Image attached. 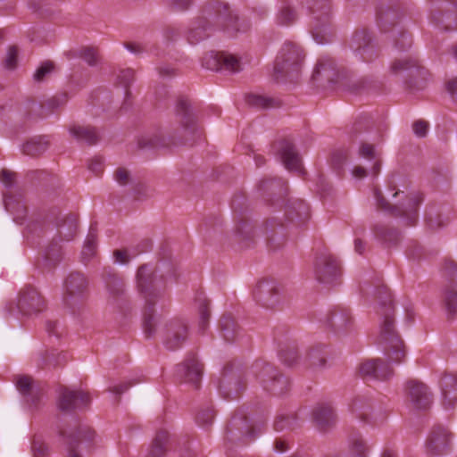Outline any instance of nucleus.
Wrapping results in <instances>:
<instances>
[{
	"label": "nucleus",
	"mask_w": 457,
	"mask_h": 457,
	"mask_svg": "<svg viewBox=\"0 0 457 457\" xmlns=\"http://www.w3.org/2000/svg\"><path fill=\"white\" fill-rule=\"evenodd\" d=\"M213 26L223 29L230 37L245 32L250 28L249 22L245 20L240 21L237 14L227 4L212 0L204 7L203 15L190 28L187 35L189 43L197 44L208 37Z\"/></svg>",
	"instance_id": "obj_1"
},
{
	"label": "nucleus",
	"mask_w": 457,
	"mask_h": 457,
	"mask_svg": "<svg viewBox=\"0 0 457 457\" xmlns=\"http://www.w3.org/2000/svg\"><path fill=\"white\" fill-rule=\"evenodd\" d=\"M379 299V313L383 321L379 333V344L383 345L384 352L393 363H400L406 355L405 345L395 329L394 307L389 289L386 287L378 288Z\"/></svg>",
	"instance_id": "obj_2"
},
{
	"label": "nucleus",
	"mask_w": 457,
	"mask_h": 457,
	"mask_svg": "<svg viewBox=\"0 0 457 457\" xmlns=\"http://www.w3.org/2000/svg\"><path fill=\"white\" fill-rule=\"evenodd\" d=\"M137 288L145 301L144 312V333L151 337L156 331L154 306L163 296L164 281L162 276H157L147 265H141L137 273Z\"/></svg>",
	"instance_id": "obj_3"
},
{
	"label": "nucleus",
	"mask_w": 457,
	"mask_h": 457,
	"mask_svg": "<svg viewBox=\"0 0 457 457\" xmlns=\"http://www.w3.org/2000/svg\"><path fill=\"white\" fill-rule=\"evenodd\" d=\"M177 115L180 119L183 129V136L178 140L162 135H154L146 141L141 140V147H171L179 145H193L201 137V131L196 125L195 116L193 112L189 101L186 98H179L176 106Z\"/></svg>",
	"instance_id": "obj_4"
},
{
	"label": "nucleus",
	"mask_w": 457,
	"mask_h": 457,
	"mask_svg": "<svg viewBox=\"0 0 457 457\" xmlns=\"http://www.w3.org/2000/svg\"><path fill=\"white\" fill-rule=\"evenodd\" d=\"M303 57V51L298 46L291 42L286 43L275 61V79L295 81L301 73Z\"/></svg>",
	"instance_id": "obj_5"
},
{
	"label": "nucleus",
	"mask_w": 457,
	"mask_h": 457,
	"mask_svg": "<svg viewBox=\"0 0 457 457\" xmlns=\"http://www.w3.org/2000/svg\"><path fill=\"white\" fill-rule=\"evenodd\" d=\"M312 15V34L318 44L328 42L330 32V4L328 0H305Z\"/></svg>",
	"instance_id": "obj_6"
},
{
	"label": "nucleus",
	"mask_w": 457,
	"mask_h": 457,
	"mask_svg": "<svg viewBox=\"0 0 457 457\" xmlns=\"http://www.w3.org/2000/svg\"><path fill=\"white\" fill-rule=\"evenodd\" d=\"M374 195L377 200L378 207L380 210L388 212L395 217H406L408 225H414L418 219L417 210L422 201L419 194L406 195L403 202L399 204H390L382 195L378 189L374 190Z\"/></svg>",
	"instance_id": "obj_7"
},
{
	"label": "nucleus",
	"mask_w": 457,
	"mask_h": 457,
	"mask_svg": "<svg viewBox=\"0 0 457 457\" xmlns=\"http://www.w3.org/2000/svg\"><path fill=\"white\" fill-rule=\"evenodd\" d=\"M390 72L394 75L407 73L405 84L410 89H422L428 78V71L411 57L395 59L390 65Z\"/></svg>",
	"instance_id": "obj_8"
},
{
	"label": "nucleus",
	"mask_w": 457,
	"mask_h": 457,
	"mask_svg": "<svg viewBox=\"0 0 457 457\" xmlns=\"http://www.w3.org/2000/svg\"><path fill=\"white\" fill-rule=\"evenodd\" d=\"M59 434L62 436L66 445L68 457H81L78 448L81 444L90 445L96 436L94 430L87 427H81L75 421L73 427L62 426Z\"/></svg>",
	"instance_id": "obj_9"
},
{
	"label": "nucleus",
	"mask_w": 457,
	"mask_h": 457,
	"mask_svg": "<svg viewBox=\"0 0 457 457\" xmlns=\"http://www.w3.org/2000/svg\"><path fill=\"white\" fill-rule=\"evenodd\" d=\"M64 287L65 303L71 308L82 305L88 297V281L80 272H71L65 280Z\"/></svg>",
	"instance_id": "obj_10"
},
{
	"label": "nucleus",
	"mask_w": 457,
	"mask_h": 457,
	"mask_svg": "<svg viewBox=\"0 0 457 457\" xmlns=\"http://www.w3.org/2000/svg\"><path fill=\"white\" fill-rule=\"evenodd\" d=\"M253 296L260 306L270 310L279 309L283 301L280 287L270 279L259 281L253 291Z\"/></svg>",
	"instance_id": "obj_11"
},
{
	"label": "nucleus",
	"mask_w": 457,
	"mask_h": 457,
	"mask_svg": "<svg viewBox=\"0 0 457 457\" xmlns=\"http://www.w3.org/2000/svg\"><path fill=\"white\" fill-rule=\"evenodd\" d=\"M314 272L319 282L332 284L340 278L341 268L337 260L329 252L323 251L316 255Z\"/></svg>",
	"instance_id": "obj_12"
},
{
	"label": "nucleus",
	"mask_w": 457,
	"mask_h": 457,
	"mask_svg": "<svg viewBox=\"0 0 457 457\" xmlns=\"http://www.w3.org/2000/svg\"><path fill=\"white\" fill-rule=\"evenodd\" d=\"M349 46L353 52L359 54L364 62H370L378 56V48L367 28H358L354 30Z\"/></svg>",
	"instance_id": "obj_13"
},
{
	"label": "nucleus",
	"mask_w": 457,
	"mask_h": 457,
	"mask_svg": "<svg viewBox=\"0 0 457 457\" xmlns=\"http://www.w3.org/2000/svg\"><path fill=\"white\" fill-rule=\"evenodd\" d=\"M254 437V428L249 424L247 417L243 414L234 415L227 426L225 439L232 444H245Z\"/></svg>",
	"instance_id": "obj_14"
},
{
	"label": "nucleus",
	"mask_w": 457,
	"mask_h": 457,
	"mask_svg": "<svg viewBox=\"0 0 457 457\" xmlns=\"http://www.w3.org/2000/svg\"><path fill=\"white\" fill-rule=\"evenodd\" d=\"M202 65L211 71L225 70L231 72L241 71L240 59L227 52H210L202 60Z\"/></svg>",
	"instance_id": "obj_15"
},
{
	"label": "nucleus",
	"mask_w": 457,
	"mask_h": 457,
	"mask_svg": "<svg viewBox=\"0 0 457 457\" xmlns=\"http://www.w3.org/2000/svg\"><path fill=\"white\" fill-rule=\"evenodd\" d=\"M453 434L447 428L436 425L430 430L427 441L426 449L431 455L446 453L452 445Z\"/></svg>",
	"instance_id": "obj_16"
},
{
	"label": "nucleus",
	"mask_w": 457,
	"mask_h": 457,
	"mask_svg": "<svg viewBox=\"0 0 457 457\" xmlns=\"http://www.w3.org/2000/svg\"><path fill=\"white\" fill-rule=\"evenodd\" d=\"M187 337L188 326L184 320L175 318L166 323L163 344L169 350L179 348Z\"/></svg>",
	"instance_id": "obj_17"
},
{
	"label": "nucleus",
	"mask_w": 457,
	"mask_h": 457,
	"mask_svg": "<svg viewBox=\"0 0 457 457\" xmlns=\"http://www.w3.org/2000/svg\"><path fill=\"white\" fill-rule=\"evenodd\" d=\"M177 376L184 382L193 384L198 388L203 374V364L194 353L187 355L184 362L177 366Z\"/></svg>",
	"instance_id": "obj_18"
},
{
	"label": "nucleus",
	"mask_w": 457,
	"mask_h": 457,
	"mask_svg": "<svg viewBox=\"0 0 457 457\" xmlns=\"http://www.w3.org/2000/svg\"><path fill=\"white\" fill-rule=\"evenodd\" d=\"M90 403L87 393L62 388L58 397V408L62 411H72L86 407Z\"/></svg>",
	"instance_id": "obj_19"
},
{
	"label": "nucleus",
	"mask_w": 457,
	"mask_h": 457,
	"mask_svg": "<svg viewBox=\"0 0 457 457\" xmlns=\"http://www.w3.org/2000/svg\"><path fill=\"white\" fill-rule=\"evenodd\" d=\"M324 323L335 333L345 334L352 328L353 320L349 310L337 307L327 314Z\"/></svg>",
	"instance_id": "obj_20"
},
{
	"label": "nucleus",
	"mask_w": 457,
	"mask_h": 457,
	"mask_svg": "<svg viewBox=\"0 0 457 457\" xmlns=\"http://www.w3.org/2000/svg\"><path fill=\"white\" fill-rule=\"evenodd\" d=\"M18 307L22 313L30 315L41 312L45 308V301L35 288L28 287L20 293Z\"/></svg>",
	"instance_id": "obj_21"
},
{
	"label": "nucleus",
	"mask_w": 457,
	"mask_h": 457,
	"mask_svg": "<svg viewBox=\"0 0 457 457\" xmlns=\"http://www.w3.org/2000/svg\"><path fill=\"white\" fill-rule=\"evenodd\" d=\"M363 378L386 380L393 376L394 370L382 359H371L362 362L359 368Z\"/></svg>",
	"instance_id": "obj_22"
},
{
	"label": "nucleus",
	"mask_w": 457,
	"mask_h": 457,
	"mask_svg": "<svg viewBox=\"0 0 457 457\" xmlns=\"http://www.w3.org/2000/svg\"><path fill=\"white\" fill-rule=\"evenodd\" d=\"M445 273L450 280L449 285L445 290L444 301L450 318L457 312V291L453 287L452 283L457 278V265L453 261H447L445 263Z\"/></svg>",
	"instance_id": "obj_23"
},
{
	"label": "nucleus",
	"mask_w": 457,
	"mask_h": 457,
	"mask_svg": "<svg viewBox=\"0 0 457 457\" xmlns=\"http://www.w3.org/2000/svg\"><path fill=\"white\" fill-rule=\"evenodd\" d=\"M284 211L286 219L297 226L303 224L310 218L309 206L301 199L287 200Z\"/></svg>",
	"instance_id": "obj_24"
},
{
	"label": "nucleus",
	"mask_w": 457,
	"mask_h": 457,
	"mask_svg": "<svg viewBox=\"0 0 457 457\" xmlns=\"http://www.w3.org/2000/svg\"><path fill=\"white\" fill-rule=\"evenodd\" d=\"M406 389L409 399L416 408L427 409L430 405V393L425 384L411 380L407 383Z\"/></svg>",
	"instance_id": "obj_25"
},
{
	"label": "nucleus",
	"mask_w": 457,
	"mask_h": 457,
	"mask_svg": "<svg viewBox=\"0 0 457 457\" xmlns=\"http://www.w3.org/2000/svg\"><path fill=\"white\" fill-rule=\"evenodd\" d=\"M103 278L109 295V301L114 303L122 299L125 289L122 278L111 268H105L103 272Z\"/></svg>",
	"instance_id": "obj_26"
},
{
	"label": "nucleus",
	"mask_w": 457,
	"mask_h": 457,
	"mask_svg": "<svg viewBox=\"0 0 457 457\" xmlns=\"http://www.w3.org/2000/svg\"><path fill=\"white\" fill-rule=\"evenodd\" d=\"M338 79V71L334 61L328 57L318 61L312 73V79L321 83H333Z\"/></svg>",
	"instance_id": "obj_27"
},
{
	"label": "nucleus",
	"mask_w": 457,
	"mask_h": 457,
	"mask_svg": "<svg viewBox=\"0 0 457 457\" xmlns=\"http://www.w3.org/2000/svg\"><path fill=\"white\" fill-rule=\"evenodd\" d=\"M279 154L285 167L291 171L302 170V161L295 145L287 139H282L278 142Z\"/></svg>",
	"instance_id": "obj_28"
},
{
	"label": "nucleus",
	"mask_w": 457,
	"mask_h": 457,
	"mask_svg": "<svg viewBox=\"0 0 457 457\" xmlns=\"http://www.w3.org/2000/svg\"><path fill=\"white\" fill-rule=\"evenodd\" d=\"M312 420L320 430L326 431L335 426L337 416L330 405L322 403L313 409Z\"/></svg>",
	"instance_id": "obj_29"
},
{
	"label": "nucleus",
	"mask_w": 457,
	"mask_h": 457,
	"mask_svg": "<svg viewBox=\"0 0 457 457\" xmlns=\"http://www.w3.org/2000/svg\"><path fill=\"white\" fill-rule=\"evenodd\" d=\"M59 237L65 240H72L78 230V217L73 213L60 214L55 221Z\"/></svg>",
	"instance_id": "obj_30"
},
{
	"label": "nucleus",
	"mask_w": 457,
	"mask_h": 457,
	"mask_svg": "<svg viewBox=\"0 0 457 457\" xmlns=\"http://www.w3.org/2000/svg\"><path fill=\"white\" fill-rule=\"evenodd\" d=\"M443 404L446 409L453 408L457 399V375L445 374L440 380Z\"/></svg>",
	"instance_id": "obj_31"
},
{
	"label": "nucleus",
	"mask_w": 457,
	"mask_h": 457,
	"mask_svg": "<svg viewBox=\"0 0 457 457\" xmlns=\"http://www.w3.org/2000/svg\"><path fill=\"white\" fill-rule=\"evenodd\" d=\"M234 234L239 244L249 246L254 239L255 230L251 220L245 216H241L237 219Z\"/></svg>",
	"instance_id": "obj_32"
},
{
	"label": "nucleus",
	"mask_w": 457,
	"mask_h": 457,
	"mask_svg": "<svg viewBox=\"0 0 457 457\" xmlns=\"http://www.w3.org/2000/svg\"><path fill=\"white\" fill-rule=\"evenodd\" d=\"M328 357L327 345L316 344L310 347L306 353L305 362L312 370H320L326 366Z\"/></svg>",
	"instance_id": "obj_33"
},
{
	"label": "nucleus",
	"mask_w": 457,
	"mask_h": 457,
	"mask_svg": "<svg viewBox=\"0 0 457 457\" xmlns=\"http://www.w3.org/2000/svg\"><path fill=\"white\" fill-rule=\"evenodd\" d=\"M220 332L228 343L236 342L242 335V329L230 314H224L220 320Z\"/></svg>",
	"instance_id": "obj_34"
},
{
	"label": "nucleus",
	"mask_w": 457,
	"mask_h": 457,
	"mask_svg": "<svg viewBox=\"0 0 457 457\" xmlns=\"http://www.w3.org/2000/svg\"><path fill=\"white\" fill-rule=\"evenodd\" d=\"M266 230L269 233L268 244L270 247L276 250L286 242V236L283 233V225L278 222V218H271L266 221Z\"/></svg>",
	"instance_id": "obj_35"
},
{
	"label": "nucleus",
	"mask_w": 457,
	"mask_h": 457,
	"mask_svg": "<svg viewBox=\"0 0 457 457\" xmlns=\"http://www.w3.org/2000/svg\"><path fill=\"white\" fill-rule=\"evenodd\" d=\"M261 189L266 194L267 200L272 201L274 196L277 202L282 200L287 193V183L281 179H264L261 182Z\"/></svg>",
	"instance_id": "obj_36"
},
{
	"label": "nucleus",
	"mask_w": 457,
	"mask_h": 457,
	"mask_svg": "<svg viewBox=\"0 0 457 457\" xmlns=\"http://www.w3.org/2000/svg\"><path fill=\"white\" fill-rule=\"evenodd\" d=\"M253 372L265 390L268 388V384L272 383V380H276L278 376V370L274 366L262 361L254 362Z\"/></svg>",
	"instance_id": "obj_37"
},
{
	"label": "nucleus",
	"mask_w": 457,
	"mask_h": 457,
	"mask_svg": "<svg viewBox=\"0 0 457 457\" xmlns=\"http://www.w3.org/2000/svg\"><path fill=\"white\" fill-rule=\"evenodd\" d=\"M351 410L362 421L372 422V405L370 398L363 395L356 396L353 400Z\"/></svg>",
	"instance_id": "obj_38"
},
{
	"label": "nucleus",
	"mask_w": 457,
	"mask_h": 457,
	"mask_svg": "<svg viewBox=\"0 0 457 457\" xmlns=\"http://www.w3.org/2000/svg\"><path fill=\"white\" fill-rule=\"evenodd\" d=\"M70 132L78 141L88 145L96 144L100 138L96 129L90 126L73 125L70 128Z\"/></svg>",
	"instance_id": "obj_39"
},
{
	"label": "nucleus",
	"mask_w": 457,
	"mask_h": 457,
	"mask_svg": "<svg viewBox=\"0 0 457 457\" xmlns=\"http://www.w3.org/2000/svg\"><path fill=\"white\" fill-rule=\"evenodd\" d=\"M400 18L399 11L391 7L381 9L377 14L378 24L384 32L390 30L396 25Z\"/></svg>",
	"instance_id": "obj_40"
},
{
	"label": "nucleus",
	"mask_w": 457,
	"mask_h": 457,
	"mask_svg": "<svg viewBox=\"0 0 457 457\" xmlns=\"http://www.w3.org/2000/svg\"><path fill=\"white\" fill-rule=\"evenodd\" d=\"M169 442V433L166 430L157 431L153 439L147 457H163L167 453V444Z\"/></svg>",
	"instance_id": "obj_41"
},
{
	"label": "nucleus",
	"mask_w": 457,
	"mask_h": 457,
	"mask_svg": "<svg viewBox=\"0 0 457 457\" xmlns=\"http://www.w3.org/2000/svg\"><path fill=\"white\" fill-rule=\"evenodd\" d=\"M4 205L7 211L13 215L14 221L21 224L27 215L26 204L20 199L8 196L4 199Z\"/></svg>",
	"instance_id": "obj_42"
},
{
	"label": "nucleus",
	"mask_w": 457,
	"mask_h": 457,
	"mask_svg": "<svg viewBox=\"0 0 457 457\" xmlns=\"http://www.w3.org/2000/svg\"><path fill=\"white\" fill-rule=\"evenodd\" d=\"M370 447L361 435H354L349 438V457H367Z\"/></svg>",
	"instance_id": "obj_43"
},
{
	"label": "nucleus",
	"mask_w": 457,
	"mask_h": 457,
	"mask_svg": "<svg viewBox=\"0 0 457 457\" xmlns=\"http://www.w3.org/2000/svg\"><path fill=\"white\" fill-rule=\"evenodd\" d=\"M372 230L377 238L389 244L395 245L400 239V233L386 225L377 224L372 228Z\"/></svg>",
	"instance_id": "obj_44"
},
{
	"label": "nucleus",
	"mask_w": 457,
	"mask_h": 457,
	"mask_svg": "<svg viewBox=\"0 0 457 457\" xmlns=\"http://www.w3.org/2000/svg\"><path fill=\"white\" fill-rule=\"evenodd\" d=\"M246 102L249 105L262 109L276 108L281 105V102L278 99L254 94L247 96Z\"/></svg>",
	"instance_id": "obj_45"
},
{
	"label": "nucleus",
	"mask_w": 457,
	"mask_h": 457,
	"mask_svg": "<svg viewBox=\"0 0 457 457\" xmlns=\"http://www.w3.org/2000/svg\"><path fill=\"white\" fill-rule=\"evenodd\" d=\"M47 148V141H45L42 138H33L31 140L27 141L22 145V152L24 154L27 155L37 156L45 153Z\"/></svg>",
	"instance_id": "obj_46"
},
{
	"label": "nucleus",
	"mask_w": 457,
	"mask_h": 457,
	"mask_svg": "<svg viewBox=\"0 0 457 457\" xmlns=\"http://www.w3.org/2000/svg\"><path fill=\"white\" fill-rule=\"evenodd\" d=\"M97 248V236L92 230L87 237L85 245L83 246L81 256L83 262H87L90 261L96 253Z\"/></svg>",
	"instance_id": "obj_47"
},
{
	"label": "nucleus",
	"mask_w": 457,
	"mask_h": 457,
	"mask_svg": "<svg viewBox=\"0 0 457 457\" xmlns=\"http://www.w3.org/2000/svg\"><path fill=\"white\" fill-rule=\"evenodd\" d=\"M447 220L442 219V214L436 206H430L426 212V222L431 229L440 228Z\"/></svg>",
	"instance_id": "obj_48"
},
{
	"label": "nucleus",
	"mask_w": 457,
	"mask_h": 457,
	"mask_svg": "<svg viewBox=\"0 0 457 457\" xmlns=\"http://www.w3.org/2000/svg\"><path fill=\"white\" fill-rule=\"evenodd\" d=\"M289 388V379L278 372L277 379L272 380V383H269L268 388L266 390L271 392L274 395H280L287 393Z\"/></svg>",
	"instance_id": "obj_49"
},
{
	"label": "nucleus",
	"mask_w": 457,
	"mask_h": 457,
	"mask_svg": "<svg viewBox=\"0 0 457 457\" xmlns=\"http://www.w3.org/2000/svg\"><path fill=\"white\" fill-rule=\"evenodd\" d=\"M280 358L282 361L287 366L295 365L299 359L297 348L295 346H287L280 351Z\"/></svg>",
	"instance_id": "obj_50"
},
{
	"label": "nucleus",
	"mask_w": 457,
	"mask_h": 457,
	"mask_svg": "<svg viewBox=\"0 0 457 457\" xmlns=\"http://www.w3.org/2000/svg\"><path fill=\"white\" fill-rule=\"evenodd\" d=\"M62 256V248L57 244L50 245L45 253L46 261L52 266L56 265L61 261Z\"/></svg>",
	"instance_id": "obj_51"
},
{
	"label": "nucleus",
	"mask_w": 457,
	"mask_h": 457,
	"mask_svg": "<svg viewBox=\"0 0 457 457\" xmlns=\"http://www.w3.org/2000/svg\"><path fill=\"white\" fill-rule=\"evenodd\" d=\"M296 420L294 415L279 416L274 423L276 430L295 429Z\"/></svg>",
	"instance_id": "obj_52"
},
{
	"label": "nucleus",
	"mask_w": 457,
	"mask_h": 457,
	"mask_svg": "<svg viewBox=\"0 0 457 457\" xmlns=\"http://www.w3.org/2000/svg\"><path fill=\"white\" fill-rule=\"evenodd\" d=\"M434 19L440 23L443 28L446 30L455 29H457V15L451 13H444L440 14V16L436 17Z\"/></svg>",
	"instance_id": "obj_53"
},
{
	"label": "nucleus",
	"mask_w": 457,
	"mask_h": 457,
	"mask_svg": "<svg viewBox=\"0 0 457 457\" xmlns=\"http://www.w3.org/2000/svg\"><path fill=\"white\" fill-rule=\"evenodd\" d=\"M215 417V411L212 407L201 409L196 415V421L201 426L211 425Z\"/></svg>",
	"instance_id": "obj_54"
},
{
	"label": "nucleus",
	"mask_w": 457,
	"mask_h": 457,
	"mask_svg": "<svg viewBox=\"0 0 457 457\" xmlns=\"http://www.w3.org/2000/svg\"><path fill=\"white\" fill-rule=\"evenodd\" d=\"M295 19L296 14L295 11L289 6L283 7L278 15V21L282 25H289L293 23Z\"/></svg>",
	"instance_id": "obj_55"
},
{
	"label": "nucleus",
	"mask_w": 457,
	"mask_h": 457,
	"mask_svg": "<svg viewBox=\"0 0 457 457\" xmlns=\"http://www.w3.org/2000/svg\"><path fill=\"white\" fill-rule=\"evenodd\" d=\"M79 57L90 66H95L98 62L96 49L93 47H85L81 49L79 52Z\"/></svg>",
	"instance_id": "obj_56"
},
{
	"label": "nucleus",
	"mask_w": 457,
	"mask_h": 457,
	"mask_svg": "<svg viewBox=\"0 0 457 457\" xmlns=\"http://www.w3.org/2000/svg\"><path fill=\"white\" fill-rule=\"evenodd\" d=\"M54 69V64L51 61L44 62L36 71L34 79L37 81H42L46 76L51 73Z\"/></svg>",
	"instance_id": "obj_57"
},
{
	"label": "nucleus",
	"mask_w": 457,
	"mask_h": 457,
	"mask_svg": "<svg viewBox=\"0 0 457 457\" xmlns=\"http://www.w3.org/2000/svg\"><path fill=\"white\" fill-rule=\"evenodd\" d=\"M64 356L61 354H57L54 352H51L46 353V355L43 359V364L40 366L42 369L56 367L62 364V361Z\"/></svg>",
	"instance_id": "obj_58"
},
{
	"label": "nucleus",
	"mask_w": 457,
	"mask_h": 457,
	"mask_svg": "<svg viewBox=\"0 0 457 457\" xmlns=\"http://www.w3.org/2000/svg\"><path fill=\"white\" fill-rule=\"evenodd\" d=\"M199 314H200V328L204 330L208 325L209 318H210V310H209V302L207 300L203 301L199 305Z\"/></svg>",
	"instance_id": "obj_59"
},
{
	"label": "nucleus",
	"mask_w": 457,
	"mask_h": 457,
	"mask_svg": "<svg viewBox=\"0 0 457 457\" xmlns=\"http://www.w3.org/2000/svg\"><path fill=\"white\" fill-rule=\"evenodd\" d=\"M32 452L34 457H46L48 455V446L40 439L35 438L32 442Z\"/></svg>",
	"instance_id": "obj_60"
},
{
	"label": "nucleus",
	"mask_w": 457,
	"mask_h": 457,
	"mask_svg": "<svg viewBox=\"0 0 457 457\" xmlns=\"http://www.w3.org/2000/svg\"><path fill=\"white\" fill-rule=\"evenodd\" d=\"M346 160H347L346 152H345L343 150H337L332 153L330 162H331L332 166L335 169L339 170V169H341L343 164L346 162Z\"/></svg>",
	"instance_id": "obj_61"
},
{
	"label": "nucleus",
	"mask_w": 457,
	"mask_h": 457,
	"mask_svg": "<svg viewBox=\"0 0 457 457\" xmlns=\"http://www.w3.org/2000/svg\"><path fill=\"white\" fill-rule=\"evenodd\" d=\"M359 155L368 160H375L377 155L374 145L369 143H361L359 148Z\"/></svg>",
	"instance_id": "obj_62"
},
{
	"label": "nucleus",
	"mask_w": 457,
	"mask_h": 457,
	"mask_svg": "<svg viewBox=\"0 0 457 457\" xmlns=\"http://www.w3.org/2000/svg\"><path fill=\"white\" fill-rule=\"evenodd\" d=\"M135 78V71L132 69H126L120 71L118 75L119 82L123 85L126 88L133 82Z\"/></svg>",
	"instance_id": "obj_63"
},
{
	"label": "nucleus",
	"mask_w": 457,
	"mask_h": 457,
	"mask_svg": "<svg viewBox=\"0 0 457 457\" xmlns=\"http://www.w3.org/2000/svg\"><path fill=\"white\" fill-rule=\"evenodd\" d=\"M370 87V83L366 79H359L352 81L348 87L349 90L354 94H360L365 91Z\"/></svg>",
	"instance_id": "obj_64"
}]
</instances>
